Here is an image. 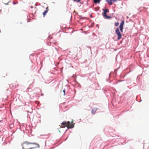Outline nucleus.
I'll list each match as a JSON object with an SVG mask.
<instances>
[{"label": "nucleus", "mask_w": 149, "mask_h": 149, "mask_svg": "<svg viewBox=\"0 0 149 149\" xmlns=\"http://www.w3.org/2000/svg\"><path fill=\"white\" fill-rule=\"evenodd\" d=\"M22 146L23 149H33L40 147L38 144L35 143H31L28 141L24 142L22 144Z\"/></svg>", "instance_id": "1"}, {"label": "nucleus", "mask_w": 149, "mask_h": 149, "mask_svg": "<svg viewBox=\"0 0 149 149\" xmlns=\"http://www.w3.org/2000/svg\"><path fill=\"white\" fill-rule=\"evenodd\" d=\"M74 125L73 120H72L71 123L69 121H68L67 122H63L61 123V126H64L62 127H65L66 126L68 129L73 128L74 127Z\"/></svg>", "instance_id": "2"}, {"label": "nucleus", "mask_w": 149, "mask_h": 149, "mask_svg": "<svg viewBox=\"0 0 149 149\" xmlns=\"http://www.w3.org/2000/svg\"><path fill=\"white\" fill-rule=\"evenodd\" d=\"M103 10L104 11V12L102 13V15L104 17L107 19L110 18H111L110 16H108L106 15L107 13V12H109L108 10L107 9H103Z\"/></svg>", "instance_id": "3"}, {"label": "nucleus", "mask_w": 149, "mask_h": 149, "mask_svg": "<svg viewBox=\"0 0 149 149\" xmlns=\"http://www.w3.org/2000/svg\"><path fill=\"white\" fill-rule=\"evenodd\" d=\"M116 33L118 36V40H119L122 37V36L120 33V32L119 29L118 27L117 28L115 31Z\"/></svg>", "instance_id": "4"}, {"label": "nucleus", "mask_w": 149, "mask_h": 149, "mask_svg": "<svg viewBox=\"0 0 149 149\" xmlns=\"http://www.w3.org/2000/svg\"><path fill=\"white\" fill-rule=\"evenodd\" d=\"M124 23V22L123 20L121 21V22L120 24V25L119 26L121 32H123V26Z\"/></svg>", "instance_id": "5"}, {"label": "nucleus", "mask_w": 149, "mask_h": 149, "mask_svg": "<svg viewBox=\"0 0 149 149\" xmlns=\"http://www.w3.org/2000/svg\"><path fill=\"white\" fill-rule=\"evenodd\" d=\"M46 10L42 13V14L44 17L45 16L46 13H47L48 11L49 10L48 7L46 8Z\"/></svg>", "instance_id": "6"}, {"label": "nucleus", "mask_w": 149, "mask_h": 149, "mask_svg": "<svg viewBox=\"0 0 149 149\" xmlns=\"http://www.w3.org/2000/svg\"><path fill=\"white\" fill-rule=\"evenodd\" d=\"M97 110V109L96 108H93L91 110L92 113L93 114H94L96 112Z\"/></svg>", "instance_id": "7"}, {"label": "nucleus", "mask_w": 149, "mask_h": 149, "mask_svg": "<svg viewBox=\"0 0 149 149\" xmlns=\"http://www.w3.org/2000/svg\"><path fill=\"white\" fill-rule=\"evenodd\" d=\"M106 1L110 5H111L112 4V0H106Z\"/></svg>", "instance_id": "8"}, {"label": "nucleus", "mask_w": 149, "mask_h": 149, "mask_svg": "<svg viewBox=\"0 0 149 149\" xmlns=\"http://www.w3.org/2000/svg\"><path fill=\"white\" fill-rule=\"evenodd\" d=\"M94 2L95 3H99L100 2V0H94Z\"/></svg>", "instance_id": "9"}, {"label": "nucleus", "mask_w": 149, "mask_h": 149, "mask_svg": "<svg viewBox=\"0 0 149 149\" xmlns=\"http://www.w3.org/2000/svg\"><path fill=\"white\" fill-rule=\"evenodd\" d=\"M114 24L116 26H118L119 25V23L118 22H115Z\"/></svg>", "instance_id": "10"}, {"label": "nucleus", "mask_w": 149, "mask_h": 149, "mask_svg": "<svg viewBox=\"0 0 149 149\" xmlns=\"http://www.w3.org/2000/svg\"><path fill=\"white\" fill-rule=\"evenodd\" d=\"M63 91L64 93L63 95H65V89L63 90Z\"/></svg>", "instance_id": "11"}, {"label": "nucleus", "mask_w": 149, "mask_h": 149, "mask_svg": "<svg viewBox=\"0 0 149 149\" xmlns=\"http://www.w3.org/2000/svg\"><path fill=\"white\" fill-rule=\"evenodd\" d=\"M117 1V0H112V2L113 1V2H116Z\"/></svg>", "instance_id": "12"}, {"label": "nucleus", "mask_w": 149, "mask_h": 149, "mask_svg": "<svg viewBox=\"0 0 149 149\" xmlns=\"http://www.w3.org/2000/svg\"><path fill=\"white\" fill-rule=\"evenodd\" d=\"M81 0H77V2H79Z\"/></svg>", "instance_id": "13"}, {"label": "nucleus", "mask_w": 149, "mask_h": 149, "mask_svg": "<svg viewBox=\"0 0 149 149\" xmlns=\"http://www.w3.org/2000/svg\"><path fill=\"white\" fill-rule=\"evenodd\" d=\"M77 1V0H74V1Z\"/></svg>", "instance_id": "14"}, {"label": "nucleus", "mask_w": 149, "mask_h": 149, "mask_svg": "<svg viewBox=\"0 0 149 149\" xmlns=\"http://www.w3.org/2000/svg\"><path fill=\"white\" fill-rule=\"evenodd\" d=\"M59 132H60V130H59Z\"/></svg>", "instance_id": "15"}, {"label": "nucleus", "mask_w": 149, "mask_h": 149, "mask_svg": "<svg viewBox=\"0 0 149 149\" xmlns=\"http://www.w3.org/2000/svg\"><path fill=\"white\" fill-rule=\"evenodd\" d=\"M6 76H7V74H6Z\"/></svg>", "instance_id": "16"}]
</instances>
